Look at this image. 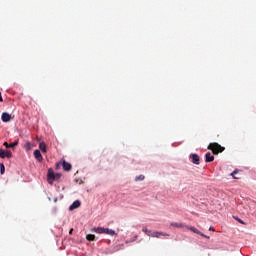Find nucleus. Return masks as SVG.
<instances>
[{
    "mask_svg": "<svg viewBox=\"0 0 256 256\" xmlns=\"http://www.w3.org/2000/svg\"><path fill=\"white\" fill-rule=\"evenodd\" d=\"M142 231H143V233L148 235V237H156L157 239H159L160 236L169 237V234H167V233H163V232H159V231L151 232V230L147 229V227H143Z\"/></svg>",
    "mask_w": 256,
    "mask_h": 256,
    "instance_id": "2",
    "label": "nucleus"
},
{
    "mask_svg": "<svg viewBox=\"0 0 256 256\" xmlns=\"http://www.w3.org/2000/svg\"><path fill=\"white\" fill-rule=\"evenodd\" d=\"M210 231H215V229H213V227H210Z\"/></svg>",
    "mask_w": 256,
    "mask_h": 256,
    "instance_id": "27",
    "label": "nucleus"
},
{
    "mask_svg": "<svg viewBox=\"0 0 256 256\" xmlns=\"http://www.w3.org/2000/svg\"><path fill=\"white\" fill-rule=\"evenodd\" d=\"M1 119L3 123H9V121H11V114L4 112L2 113Z\"/></svg>",
    "mask_w": 256,
    "mask_h": 256,
    "instance_id": "7",
    "label": "nucleus"
},
{
    "mask_svg": "<svg viewBox=\"0 0 256 256\" xmlns=\"http://www.w3.org/2000/svg\"><path fill=\"white\" fill-rule=\"evenodd\" d=\"M47 177L48 181H55V173L49 171Z\"/></svg>",
    "mask_w": 256,
    "mask_h": 256,
    "instance_id": "16",
    "label": "nucleus"
},
{
    "mask_svg": "<svg viewBox=\"0 0 256 256\" xmlns=\"http://www.w3.org/2000/svg\"><path fill=\"white\" fill-rule=\"evenodd\" d=\"M104 235H111V237H113V235H115V230L104 228Z\"/></svg>",
    "mask_w": 256,
    "mask_h": 256,
    "instance_id": "15",
    "label": "nucleus"
},
{
    "mask_svg": "<svg viewBox=\"0 0 256 256\" xmlns=\"http://www.w3.org/2000/svg\"><path fill=\"white\" fill-rule=\"evenodd\" d=\"M186 229H188L189 231H192V233H196V235H201V237H205V234L201 233V231H199V229H197L193 226H186Z\"/></svg>",
    "mask_w": 256,
    "mask_h": 256,
    "instance_id": "4",
    "label": "nucleus"
},
{
    "mask_svg": "<svg viewBox=\"0 0 256 256\" xmlns=\"http://www.w3.org/2000/svg\"><path fill=\"white\" fill-rule=\"evenodd\" d=\"M81 207V202L79 200L74 201L70 206H69V211H73L74 209H79Z\"/></svg>",
    "mask_w": 256,
    "mask_h": 256,
    "instance_id": "9",
    "label": "nucleus"
},
{
    "mask_svg": "<svg viewBox=\"0 0 256 256\" xmlns=\"http://www.w3.org/2000/svg\"><path fill=\"white\" fill-rule=\"evenodd\" d=\"M213 161H215V156H213V155L211 154V152H207V153L205 154V162H206V163H213Z\"/></svg>",
    "mask_w": 256,
    "mask_h": 256,
    "instance_id": "6",
    "label": "nucleus"
},
{
    "mask_svg": "<svg viewBox=\"0 0 256 256\" xmlns=\"http://www.w3.org/2000/svg\"><path fill=\"white\" fill-rule=\"evenodd\" d=\"M234 219H236V221H238V223L245 225V222L243 220L239 219V217H234Z\"/></svg>",
    "mask_w": 256,
    "mask_h": 256,
    "instance_id": "22",
    "label": "nucleus"
},
{
    "mask_svg": "<svg viewBox=\"0 0 256 256\" xmlns=\"http://www.w3.org/2000/svg\"><path fill=\"white\" fill-rule=\"evenodd\" d=\"M73 233V229H70L69 234L71 235Z\"/></svg>",
    "mask_w": 256,
    "mask_h": 256,
    "instance_id": "25",
    "label": "nucleus"
},
{
    "mask_svg": "<svg viewBox=\"0 0 256 256\" xmlns=\"http://www.w3.org/2000/svg\"><path fill=\"white\" fill-rule=\"evenodd\" d=\"M237 173H239V170H234L230 175H231V177H233V179H239V177L235 176V175H237Z\"/></svg>",
    "mask_w": 256,
    "mask_h": 256,
    "instance_id": "18",
    "label": "nucleus"
},
{
    "mask_svg": "<svg viewBox=\"0 0 256 256\" xmlns=\"http://www.w3.org/2000/svg\"><path fill=\"white\" fill-rule=\"evenodd\" d=\"M203 237H205L206 239H209V236H207V235H205V234H204V236H203Z\"/></svg>",
    "mask_w": 256,
    "mask_h": 256,
    "instance_id": "26",
    "label": "nucleus"
},
{
    "mask_svg": "<svg viewBox=\"0 0 256 256\" xmlns=\"http://www.w3.org/2000/svg\"><path fill=\"white\" fill-rule=\"evenodd\" d=\"M61 178V174H55V181H57V179Z\"/></svg>",
    "mask_w": 256,
    "mask_h": 256,
    "instance_id": "23",
    "label": "nucleus"
},
{
    "mask_svg": "<svg viewBox=\"0 0 256 256\" xmlns=\"http://www.w3.org/2000/svg\"><path fill=\"white\" fill-rule=\"evenodd\" d=\"M3 145L4 147H6V149H13L14 147H17V145H19V142L15 141L10 144L7 142H4Z\"/></svg>",
    "mask_w": 256,
    "mask_h": 256,
    "instance_id": "10",
    "label": "nucleus"
},
{
    "mask_svg": "<svg viewBox=\"0 0 256 256\" xmlns=\"http://www.w3.org/2000/svg\"><path fill=\"white\" fill-rule=\"evenodd\" d=\"M62 167L64 171H71V163L63 161Z\"/></svg>",
    "mask_w": 256,
    "mask_h": 256,
    "instance_id": "13",
    "label": "nucleus"
},
{
    "mask_svg": "<svg viewBox=\"0 0 256 256\" xmlns=\"http://www.w3.org/2000/svg\"><path fill=\"white\" fill-rule=\"evenodd\" d=\"M0 103H3V96L1 95V92H0Z\"/></svg>",
    "mask_w": 256,
    "mask_h": 256,
    "instance_id": "24",
    "label": "nucleus"
},
{
    "mask_svg": "<svg viewBox=\"0 0 256 256\" xmlns=\"http://www.w3.org/2000/svg\"><path fill=\"white\" fill-rule=\"evenodd\" d=\"M13 157V153L11 150H5L0 148V159H11Z\"/></svg>",
    "mask_w": 256,
    "mask_h": 256,
    "instance_id": "3",
    "label": "nucleus"
},
{
    "mask_svg": "<svg viewBox=\"0 0 256 256\" xmlns=\"http://www.w3.org/2000/svg\"><path fill=\"white\" fill-rule=\"evenodd\" d=\"M34 157L38 161V163H41L43 161V155L41 154V151L34 150Z\"/></svg>",
    "mask_w": 256,
    "mask_h": 256,
    "instance_id": "5",
    "label": "nucleus"
},
{
    "mask_svg": "<svg viewBox=\"0 0 256 256\" xmlns=\"http://www.w3.org/2000/svg\"><path fill=\"white\" fill-rule=\"evenodd\" d=\"M91 231L93 233L105 234V228H103V227L92 228Z\"/></svg>",
    "mask_w": 256,
    "mask_h": 256,
    "instance_id": "11",
    "label": "nucleus"
},
{
    "mask_svg": "<svg viewBox=\"0 0 256 256\" xmlns=\"http://www.w3.org/2000/svg\"><path fill=\"white\" fill-rule=\"evenodd\" d=\"M190 159H192V163H194V165H199L201 159L199 158V156L197 154H190Z\"/></svg>",
    "mask_w": 256,
    "mask_h": 256,
    "instance_id": "8",
    "label": "nucleus"
},
{
    "mask_svg": "<svg viewBox=\"0 0 256 256\" xmlns=\"http://www.w3.org/2000/svg\"><path fill=\"white\" fill-rule=\"evenodd\" d=\"M209 151H212L213 155H219V153H223L225 151V147L221 146L217 142L210 143L208 145Z\"/></svg>",
    "mask_w": 256,
    "mask_h": 256,
    "instance_id": "1",
    "label": "nucleus"
},
{
    "mask_svg": "<svg viewBox=\"0 0 256 256\" xmlns=\"http://www.w3.org/2000/svg\"><path fill=\"white\" fill-rule=\"evenodd\" d=\"M39 149L42 151V153H47V144H45V142H40Z\"/></svg>",
    "mask_w": 256,
    "mask_h": 256,
    "instance_id": "14",
    "label": "nucleus"
},
{
    "mask_svg": "<svg viewBox=\"0 0 256 256\" xmlns=\"http://www.w3.org/2000/svg\"><path fill=\"white\" fill-rule=\"evenodd\" d=\"M145 180V176L143 175H139L135 178V181H144Z\"/></svg>",
    "mask_w": 256,
    "mask_h": 256,
    "instance_id": "20",
    "label": "nucleus"
},
{
    "mask_svg": "<svg viewBox=\"0 0 256 256\" xmlns=\"http://www.w3.org/2000/svg\"><path fill=\"white\" fill-rule=\"evenodd\" d=\"M25 149H27V151H31V143L27 142L25 144Z\"/></svg>",
    "mask_w": 256,
    "mask_h": 256,
    "instance_id": "21",
    "label": "nucleus"
},
{
    "mask_svg": "<svg viewBox=\"0 0 256 256\" xmlns=\"http://www.w3.org/2000/svg\"><path fill=\"white\" fill-rule=\"evenodd\" d=\"M170 225L171 227H176L177 229H183V227H187V225L177 222H172Z\"/></svg>",
    "mask_w": 256,
    "mask_h": 256,
    "instance_id": "12",
    "label": "nucleus"
},
{
    "mask_svg": "<svg viewBox=\"0 0 256 256\" xmlns=\"http://www.w3.org/2000/svg\"><path fill=\"white\" fill-rule=\"evenodd\" d=\"M0 173H1V175L5 174V165L4 164L0 165Z\"/></svg>",
    "mask_w": 256,
    "mask_h": 256,
    "instance_id": "19",
    "label": "nucleus"
},
{
    "mask_svg": "<svg viewBox=\"0 0 256 256\" xmlns=\"http://www.w3.org/2000/svg\"><path fill=\"white\" fill-rule=\"evenodd\" d=\"M87 241H95V235L94 234H88L86 235Z\"/></svg>",
    "mask_w": 256,
    "mask_h": 256,
    "instance_id": "17",
    "label": "nucleus"
}]
</instances>
